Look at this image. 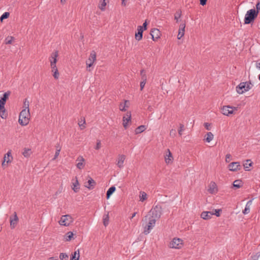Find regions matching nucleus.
Wrapping results in <instances>:
<instances>
[{
	"mask_svg": "<svg viewBox=\"0 0 260 260\" xmlns=\"http://www.w3.org/2000/svg\"><path fill=\"white\" fill-rule=\"evenodd\" d=\"M140 75L141 76L142 81L146 82V81H147V76H146V72H145V71L144 69L141 70V71H140Z\"/></svg>",
	"mask_w": 260,
	"mask_h": 260,
	"instance_id": "obj_34",
	"label": "nucleus"
},
{
	"mask_svg": "<svg viewBox=\"0 0 260 260\" xmlns=\"http://www.w3.org/2000/svg\"><path fill=\"white\" fill-rule=\"evenodd\" d=\"M252 162L250 160L247 159L246 160V163L244 164V167L245 169H247L249 168V167L251 166Z\"/></svg>",
	"mask_w": 260,
	"mask_h": 260,
	"instance_id": "obj_44",
	"label": "nucleus"
},
{
	"mask_svg": "<svg viewBox=\"0 0 260 260\" xmlns=\"http://www.w3.org/2000/svg\"><path fill=\"white\" fill-rule=\"evenodd\" d=\"M165 160L167 164H171L173 162V157L169 149H167L165 155Z\"/></svg>",
	"mask_w": 260,
	"mask_h": 260,
	"instance_id": "obj_10",
	"label": "nucleus"
},
{
	"mask_svg": "<svg viewBox=\"0 0 260 260\" xmlns=\"http://www.w3.org/2000/svg\"><path fill=\"white\" fill-rule=\"evenodd\" d=\"M221 209H215L214 212H213L214 215H215L217 217L220 216V213L221 212Z\"/></svg>",
	"mask_w": 260,
	"mask_h": 260,
	"instance_id": "obj_51",
	"label": "nucleus"
},
{
	"mask_svg": "<svg viewBox=\"0 0 260 260\" xmlns=\"http://www.w3.org/2000/svg\"><path fill=\"white\" fill-rule=\"evenodd\" d=\"M80 257L79 249L76 250L72 254L71 260H79Z\"/></svg>",
	"mask_w": 260,
	"mask_h": 260,
	"instance_id": "obj_27",
	"label": "nucleus"
},
{
	"mask_svg": "<svg viewBox=\"0 0 260 260\" xmlns=\"http://www.w3.org/2000/svg\"><path fill=\"white\" fill-rule=\"evenodd\" d=\"M181 16V11L180 10L177 11L175 14L174 19L176 20V22H178V19Z\"/></svg>",
	"mask_w": 260,
	"mask_h": 260,
	"instance_id": "obj_39",
	"label": "nucleus"
},
{
	"mask_svg": "<svg viewBox=\"0 0 260 260\" xmlns=\"http://www.w3.org/2000/svg\"><path fill=\"white\" fill-rule=\"evenodd\" d=\"M147 21H145V22L143 23V26H141L142 27H143V30H146L147 29Z\"/></svg>",
	"mask_w": 260,
	"mask_h": 260,
	"instance_id": "obj_58",
	"label": "nucleus"
},
{
	"mask_svg": "<svg viewBox=\"0 0 260 260\" xmlns=\"http://www.w3.org/2000/svg\"><path fill=\"white\" fill-rule=\"evenodd\" d=\"M86 123L85 118H83V119H81V120L78 122V124L80 127L81 129H83L85 128V124Z\"/></svg>",
	"mask_w": 260,
	"mask_h": 260,
	"instance_id": "obj_36",
	"label": "nucleus"
},
{
	"mask_svg": "<svg viewBox=\"0 0 260 260\" xmlns=\"http://www.w3.org/2000/svg\"><path fill=\"white\" fill-rule=\"evenodd\" d=\"M10 13L9 12H5L0 17L1 21H3V20L5 19H7L9 17Z\"/></svg>",
	"mask_w": 260,
	"mask_h": 260,
	"instance_id": "obj_41",
	"label": "nucleus"
},
{
	"mask_svg": "<svg viewBox=\"0 0 260 260\" xmlns=\"http://www.w3.org/2000/svg\"><path fill=\"white\" fill-rule=\"evenodd\" d=\"M149 213V215L145 216L146 219L149 215L150 217L153 218V219H155V220H156L160 218L161 215V209L158 207L157 206H155L153 209L150 211Z\"/></svg>",
	"mask_w": 260,
	"mask_h": 260,
	"instance_id": "obj_4",
	"label": "nucleus"
},
{
	"mask_svg": "<svg viewBox=\"0 0 260 260\" xmlns=\"http://www.w3.org/2000/svg\"><path fill=\"white\" fill-rule=\"evenodd\" d=\"M129 106V102L128 100H124V103H120L119 104V110L121 111H126V108Z\"/></svg>",
	"mask_w": 260,
	"mask_h": 260,
	"instance_id": "obj_22",
	"label": "nucleus"
},
{
	"mask_svg": "<svg viewBox=\"0 0 260 260\" xmlns=\"http://www.w3.org/2000/svg\"><path fill=\"white\" fill-rule=\"evenodd\" d=\"M109 214H107L103 217V224L106 226L109 224Z\"/></svg>",
	"mask_w": 260,
	"mask_h": 260,
	"instance_id": "obj_35",
	"label": "nucleus"
},
{
	"mask_svg": "<svg viewBox=\"0 0 260 260\" xmlns=\"http://www.w3.org/2000/svg\"><path fill=\"white\" fill-rule=\"evenodd\" d=\"M246 82V90L248 91L249 89H250L251 88V87H252V84H251L250 81Z\"/></svg>",
	"mask_w": 260,
	"mask_h": 260,
	"instance_id": "obj_50",
	"label": "nucleus"
},
{
	"mask_svg": "<svg viewBox=\"0 0 260 260\" xmlns=\"http://www.w3.org/2000/svg\"><path fill=\"white\" fill-rule=\"evenodd\" d=\"M242 186V181L240 180H236L233 182V186L236 188H239Z\"/></svg>",
	"mask_w": 260,
	"mask_h": 260,
	"instance_id": "obj_32",
	"label": "nucleus"
},
{
	"mask_svg": "<svg viewBox=\"0 0 260 260\" xmlns=\"http://www.w3.org/2000/svg\"><path fill=\"white\" fill-rule=\"evenodd\" d=\"M204 126L206 129L210 130V123L208 122L204 123Z\"/></svg>",
	"mask_w": 260,
	"mask_h": 260,
	"instance_id": "obj_55",
	"label": "nucleus"
},
{
	"mask_svg": "<svg viewBox=\"0 0 260 260\" xmlns=\"http://www.w3.org/2000/svg\"><path fill=\"white\" fill-rule=\"evenodd\" d=\"M14 38L11 36H8L5 39V43L6 44H11Z\"/></svg>",
	"mask_w": 260,
	"mask_h": 260,
	"instance_id": "obj_42",
	"label": "nucleus"
},
{
	"mask_svg": "<svg viewBox=\"0 0 260 260\" xmlns=\"http://www.w3.org/2000/svg\"><path fill=\"white\" fill-rule=\"evenodd\" d=\"M208 191L211 194H215L217 193L218 189L217 185L214 182H211L210 183Z\"/></svg>",
	"mask_w": 260,
	"mask_h": 260,
	"instance_id": "obj_17",
	"label": "nucleus"
},
{
	"mask_svg": "<svg viewBox=\"0 0 260 260\" xmlns=\"http://www.w3.org/2000/svg\"><path fill=\"white\" fill-rule=\"evenodd\" d=\"M60 150H61L60 147H58V149H57V150H56L55 154L54 155V158H53V160H55L56 159V158L58 157V156L59 154Z\"/></svg>",
	"mask_w": 260,
	"mask_h": 260,
	"instance_id": "obj_48",
	"label": "nucleus"
},
{
	"mask_svg": "<svg viewBox=\"0 0 260 260\" xmlns=\"http://www.w3.org/2000/svg\"><path fill=\"white\" fill-rule=\"evenodd\" d=\"M131 120V112H127L125 115L123 117V125L126 129L127 126V123Z\"/></svg>",
	"mask_w": 260,
	"mask_h": 260,
	"instance_id": "obj_15",
	"label": "nucleus"
},
{
	"mask_svg": "<svg viewBox=\"0 0 260 260\" xmlns=\"http://www.w3.org/2000/svg\"><path fill=\"white\" fill-rule=\"evenodd\" d=\"M257 16V12L255 11L254 9H250L248 10L245 16L244 23L250 24L253 22L254 19Z\"/></svg>",
	"mask_w": 260,
	"mask_h": 260,
	"instance_id": "obj_3",
	"label": "nucleus"
},
{
	"mask_svg": "<svg viewBox=\"0 0 260 260\" xmlns=\"http://www.w3.org/2000/svg\"><path fill=\"white\" fill-rule=\"evenodd\" d=\"M184 130V125L182 123H180L179 124V129H178V134L180 136H181L182 135V132Z\"/></svg>",
	"mask_w": 260,
	"mask_h": 260,
	"instance_id": "obj_43",
	"label": "nucleus"
},
{
	"mask_svg": "<svg viewBox=\"0 0 260 260\" xmlns=\"http://www.w3.org/2000/svg\"><path fill=\"white\" fill-rule=\"evenodd\" d=\"M49 260H58V258L57 257H51L49 258Z\"/></svg>",
	"mask_w": 260,
	"mask_h": 260,
	"instance_id": "obj_63",
	"label": "nucleus"
},
{
	"mask_svg": "<svg viewBox=\"0 0 260 260\" xmlns=\"http://www.w3.org/2000/svg\"><path fill=\"white\" fill-rule=\"evenodd\" d=\"M87 184H85V186L88 188L89 189H92L94 188V186L95 185V181L92 179L91 178H90L88 181H87Z\"/></svg>",
	"mask_w": 260,
	"mask_h": 260,
	"instance_id": "obj_24",
	"label": "nucleus"
},
{
	"mask_svg": "<svg viewBox=\"0 0 260 260\" xmlns=\"http://www.w3.org/2000/svg\"><path fill=\"white\" fill-rule=\"evenodd\" d=\"M77 160L80 161L77 164L76 166L79 169H82L84 167V164L83 162L84 161V159L82 156L79 157Z\"/></svg>",
	"mask_w": 260,
	"mask_h": 260,
	"instance_id": "obj_26",
	"label": "nucleus"
},
{
	"mask_svg": "<svg viewBox=\"0 0 260 260\" xmlns=\"http://www.w3.org/2000/svg\"><path fill=\"white\" fill-rule=\"evenodd\" d=\"M146 82L145 81H141L140 82V89L141 90H142L144 88V87L145 86V85L146 84Z\"/></svg>",
	"mask_w": 260,
	"mask_h": 260,
	"instance_id": "obj_56",
	"label": "nucleus"
},
{
	"mask_svg": "<svg viewBox=\"0 0 260 260\" xmlns=\"http://www.w3.org/2000/svg\"><path fill=\"white\" fill-rule=\"evenodd\" d=\"M251 203H252V200H250V201H249L247 203V204H246V206L249 205V206H250L251 205Z\"/></svg>",
	"mask_w": 260,
	"mask_h": 260,
	"instance_id": "obj_64",
	"label": "nucleus"
},
{
	"mask_svg": "<svg viewBox=\"0 0 260 260\" xmlns=\"http://www.w3.org/2000/svg\"><path fill=\"white\" fill-rule=\"evenodd\" d=\"M150 35L152 36V40L153 41H156L160 38L161 34L159 29L156 28H153L151 30Z\"/></svg>",
	"mask_w": 260,
	"mask_h": 260,
	"instance_id": "obj_12",
	"label": "nucleus"
},
{
	"mask_svg": "<svg viewBox=\"0 0 260 260\" xmlns=\"http://www.w3.org/2000/svg\"><path fill=\"white\" fill-rule=\"evenodd\" d=\"M10 93L11 92L9 91L6 92L3 94V98L0 99V113H2L0 116L3 119H6L7 117V114L6 112L5 105L7 100L8 99Z\"/></svg>",
	"mask_w": 260,
	"mask_h": 260,
	"instance_id": "obj_1",
	"label": "nucleus"
},
{
	"mask_svg": "<svg viewBox=\"0 0 260 260\" xmlns=\"http://www.w3.org/2000/svg\"><path fill=\"white\" fill-rule=\"evenodd\" d=\"M122 1V2H121V5L123 6H125L126 5L125 2V0H121Z\"/></svg>",
	"mask_w": 260,
	"mask_h": 260,
	"instance_id": "obj_62",
	"label": "nucleus"
},
{
	"mask_svg": "<svg viewBox=\"0 0 260 260\" xmlns=\"http://www.w3.org/2000/svg\"><path fill=\"white\" fill-rule=\"evenodd\" d=\"M30 119V113L29 109L28 110L23 109L20 113L19 117V123L22 126L26 125L29 121Z\"/></svg>",
	"mask_w": 260,
	"mask_h": 260,
	"instance_id": "obj_2",
	"label": "nucleus"
},
{
	"mask_svg": "<svg viewBox=\"0 0 260 260\" xmlns=\"http://www.w3.org/2000/svg\"><path fill=\"white\" fill-rule=\"evenodd\" d=\"M206 136V137L205 139V140L208 143L210 142L214 138V135L211 132L207 133Z\"/></svg>",
	"mask_w": 260,
	"mask_h": 260,
	"instance_id": "obj_29",
	"label": "nucleus"
},
{
	"mask_svg": "<svg viewBox=\"0 0 260 260\" xmlns=\"http://www.w3.org/2000/svg\"><path fill=\"white\" fill-rule=\"evenodd\" d=\"M53 73V76L55 79H58L59 76V73L58 72V70L56 71H54V72H52Z\"/></svg>",
	"mask_w": 260,
	"mask_h": 260,
	"instance_id": "obj_47",
	"label": "nucleus"
},
{
	"mask_svg": "<svg viewBox=\"0 0 260 260\" xmlns=\"http://www.w3.org/2000/svg\"><path fill=\"white\" fill-rule=\"evenodd\" d=\"M31 153V149L28 148H24L22 152L23 155L25 157H28Z\"/></svg>",
	"mask_w": 260,
	"mask_h": 260,
	"instance_id": "obj_33",
	"label": "nucleus"
},
{
	"mask_svg": "<svg viewBox=\"0 0 260 260\" xmlns=\"http://www.w3.org/2000/svg\"><path fill=\"white\" fill-rule=\"evenodd\" d=\"M51 68L52 69V72H54V71L57 70V68L56 64H50Z\"/></svg>",
	"mask_w": 260,
	"mask_h": 260,
	"instance_id": "obj_54",
	"label": "nucleus"
},
{
	"mask_svg": "<svg viewBox=\"0 0 260 260\" xmlns=\"http://www.w3.org/2000/svg\"><path fill=\"white\" fill-rule=\"evenodd\" d=\"M140 201L141 202H144L147 199V194L144 191H140Z\"/></svg>",
	"mask_w": 260,
	"mask_h": 260,
	"instance_id": "obj_30",
	"label": "nucleus"
},
{
	"mask_svg": "<svg viewBox=\"0 0 260 260\" xmlns=\"http://www.w3.org/2000/svg\"><path fill=\"white\" fill-rule=\"evenodd\" d=\"M238 109L237 107L230 106H224L221 108V113L226 116H229L230 114L234 113V110L237 111Z\"/></svg>",
	"mask_w": 260,
	"mask_h": 260,
	"instance_id": "obj_7",
	"label": "nucleus"
},
{
	"mask_svg": "<svg viewBox=\"0 0 260 260\" xmlns=\"http://www.w3.org/2000/svg\"><path fill=\"white\" fill-rule=\"evenodd\" d=\"M125 159V156L123 154L119 155L118 157V161L117 163V165L119 168H121L123 167V164Z\"/></svg>",
	"mask_w": 260,
	"mask_h": 260,
	"instance_id": "obj_21",
	"label": "nucleus"
},
{
	"mask_svg": "<svg viewBox=\"0 0 260 260\" xmlns=\"http://www.w3.org/2000/svg\"><path fill=\"white\" fill-rule=\"evenodd\" d=\"M213 215H214V213L213 212L203 211L202 212V213L201 214V217L203 219L208 220L211 218V217Z\"/></svg>",
	"mask_w": 260,
	"mask_h": 260,
	"instance_id": "obj_19",
	"label": "nucleus"
},
{
	"mask_svg": "<svg viewBox=\"0 0 260 260\" xmlns=\"http://www.w3.org/2000/svg\"><path fill=\"white\" fill-rule=\"evenodd\" d=\"M57 56V51H56L51 54V57H50V64H56Z\"/></svg>",
	"mask_w": 260,
	"mask_h": 260,
	"instance_id": "obj_23",
	"label": "nucleus"
},
{
	"mask_svg": "<svg viewBox=\"0 0 260 260\" xmlns=\"http://www.w3.org/2000/svg\"><path fill=\"white\" fill-rule=\"evenodd\" d=\"M96 60V53L94 51H92L90 53V56L88 60L86 61L87 70L90 71V69H88V68L91 67L94 61Z\"/></svg>",
	"mask_w": 260,
	"mask_h": 260,
	"instance_id": "obj_9",
	"label": "nucleus"
},
{
	"mask_svg": "<svg viewBox=\"0 0 260 260\" xmlns=\"http://www.w3.org/2000/svg\"><path fill=\"white\" fill-rule=\"evenodd\" d=\"M231 157V154H227L226 155V156H225V159H226V161H228V159H229L230 158V157Z\"/></svg>",
	"mask_w": 260,
	"mask_h": 260,
	"instance_id": "obj_59",
	"label": "nucleus"
},
{
	"mask_svg": "<svg viewBox=\"0 0 260 260\" xmlns=\"http://www.w3.org/2000/svg\"><path fill=\"white\" fill-rule=\"evenodd\" d=\"M148 219L149 222L148 224L145 226L143 232L145 235H147L150 233V231L154 226L156 221L155 220V219L150 217L148 218Z\"/></svg>",
	"mask_w": 260,
	"mask_h": 260,
	"instance_id": "obj_8",
	"label": "nucleus"
},
{
	"mask_svg": "<svg viewBox=\"0 0 260 260\" xmlns=\"http://www.w3.org/2000/svg\"><path fill=\"white\" fill-rule=\"evenodd\" d=\"M101 141L100 140H98L95 149L96 150H98L101 148Z\"/></svg>",
	"mask_w": 260,
	"mask_h": 260,
	"instance_id": "obj_52",
	"label": "nucleus"
},
{
	"mask_svg": "<svg viewBox=\"0 0 260 260\" xmlns=\"http://www.w3.org/2000/svg\"><path fill=\"white\" fill-rule=\"evenodd\" d=\"M73 187H72V189L74 190V191L75 192H78L80 187H79V183L78 178L77 177H75V181L73 182Z\"/></svg>",
	"mask_w": 260,
	"mask_h": 260,
	"instance_id": "obj_25",
	"label": "nucleus"
},
{
	"mask_svg": "<svg viewBox=\"0 0 260 260\" xmlns=\"http://www.w3.org/2000/svg\"><path fill=\"white\" fill-rule=\"evenodd\" d=\"M137 32L135 34V39L137 41H140L142 39L143 29L141 26H138L137 29Z\"/></svg>",
	"mask_w": 260,
	"mask_h": 260,
	"instance_id": "obj_18",
	"label": "nucleus"
},
{
	"mask_svg": "<svg viewBox=\"0 0 260 260\" xmlns=\"http://www.w3.org/2000/svg\"><path fill=\"white\" fill-rule=\"evenodd\" d=\"M183 240L180 238H174L169 244L171 248L180 249L183 246Z\"/></svg>",
	"mask_w": 260,
	"mask_h": 260,
	"instance_id": "obj_5",
	"label": "nucleus"
},
{
	"mask_svg": "<svg viewBox=\"0 0 260 260\" xmlns=\"http://www.w3.org/2000/svg\"><path fill=\"white\" fill-rule=\"evenodd\" d=\"M228 168L230 171L235 172L240 170L241 166L239 162H233L229 165Z\"/></svg>",
	"mask_w": 260,
	"mask_h": 260,
	"instance_id": "obj_13",
	"label": "nucleus"
},
{
	"mask_svg": "<svg viewBox=\"0 0 260 260\" xmlns=\"http://www.w3.org/2000/svg\"><path fill=\"white\" fill-rule=\"evenodd\" d=\"M74 234L72 232H69L66 234V241H69L71 240Z\"/></svg>",
	"mask_w": 260,
	"mask_h": 260,
	"instance_id": "obj_37",
	"label": "nucleus"
},
{
	"mask_svg": "<svg viewBox=\"0 0 260 260\" xmlns=\"http://www.w3.org/2000/svg\"><path fill=\"white\" fill-rule=\"evenodd\" d=\"M3 161L2 162V165L4 167L7 164L11 162L13 159V156L11 154V151L9 150L4 156L3 158Z\"/></svg>",
	"mask_w": 260,
	"mask_h": 260,
	"instance_id": "obj_11",
	"label": "nucleus"
},
{
	"mask_svg": "<svg viewBox=\"0 0 260 260\" xmlns=\"http://www.w3.org/2000/svg\"><path fill=\"white\" fill-rule=\"evenodd\" d=\"M59 258L60 260H68L69 256L66 253H60L59 254Z\"/></svg>",
	"mask_w": 260,
	"mask_h": 260,
	"instance_id": "obj_38",
	"label": "nucleus"
},
{
	"mask_svg": "<svg viewBox=\"0 0 260 260\" xmlns=\"http://www.w3.org/2000/svg\"><path fill=\"white\" fill-rule=\"evenodd\" d=\"M137 213V212H134V213H133L132 215V216L130 218V219H132V218H133L136 216Z\"/></svg>",
	"mask_w": 260,
	"mask_h": 260,
	"instance_id": "obj_61",
	"label": "nucleus"
},
{
	"mask_svg": "<svg viewBox=\"0 0 260 260\" xmlns=\"http://www.w3.org/2000/svg\"><path fill=\"white\" fill-rule=\"evenodd\" d=\"M116 188L115 186H111L109 188L108 190L107 193H106V197L107 199H108L112 195V194L115 191Z\"/></svg>",
	"mask_w": 260,
	"mask_h": 260,
	"instance_id": "obj_28",
	"label": "nucleus"
},
{
	"mask_svg": "<svg viewBox=\"0 0 260 260\" xmlns=\"http://www.w3.org/2000/svg\"><path fill=\"white\" fill-rule=\"evenodd\" d=\"M18 221V218L17 217V214L16 212H14V218L12 219L11 217H10V225L11 229H14L16 226L17 222Z\"/></svg>",
	"mask_w": 260,
	"mask_h": 260,
	"instance_id": "obj_20",
	"label": "nucleus"
},
{
	"mask_svg": "<svg viewBox=\"0 0 260 260\" xmlns=\"http://www.w3.org/2000/svg\"><path fill=\"white\" fill-rule=\"evenodd\" d=\"M256 67L257 68L260 69V62L257 61L256 62Z\"/></svg>",
	"mask_w": 260,
	"mask_h": 260,
	"instance_id": "obj_60",
	"label": "nucleus"
},
{
	"mask_svg": "<svg viewBox=\"0 0 260 260\" xmlns=\"http://www.w3.org/2000/svg\"><path fill=\"white\" fill-rule=\"evenodd\" d=\"M29 103L27 99H25L24 101V109L28 110L29 109Z\"/></svg>",
	"mask_w": 260,
	"mask_h": 260,
	"instance_id": "obj_45",
	"label": "nucleus"
},
{
	"mask_svg": "<svg viewBox=\"0 0 260 260\" xmlns=\"http://www.w3.org/2000/svg\"><path fill=\"white\" fill-rule=\"evenodd\" d=\"M249 212H250L249 205L246 206L244 210H243V213L244 214H247L249 213Z\"/></svg>",
	"mask_w": 260,
	"mask_h": 260,
	"instance_id": "obj_46",
	"label": "nucleus"
},
{
	"mask_svg": "<svg viewBox=\"0 0 260 260\" xmlns=\"http://www.w3.org/2000/svg\"><path fill=\"white\" fill-rule=\"evenodd\" d=\"M207 0H200V4L202 6H204L206 4Z\"/></svg>",
	"mask_w": 260,
	"mask_h": 260,
	"instance_id": "obj_57",
	"label": "nucleus"
},
{
	"mask_svg": "<svg viewBox=\"0 0 260 260\" xmlns=\"http://www.w3.org/2000/svg\"><path fill=\"white\" fill-rule=\"evenodd\" d=\"M106 0H103L102 2H101V4H100L99 8L102 10L104 11L105 9V7L107 5L106 2Z\"/></svg>",
	"mask_w": 260,
	"mask_h": 260,
	"instance_id": "obj_40",
	"label": "nucleus"
},
{
	"mask_svg": "<svg viewBox=\"0 0 260 260\" xmlns=\"http://www.w3.org/2000/svg\"><path fill=\"white\" fill-rule=\"evenodd\" d=\"M260 10V3L258 2L256 5V10L255 9V12H257V14L259 13Z\"/></svg>",
	"mask_w": 260,
	"mask_h": 260,
	"instance_id": "obj_53",
	"label": "nucleus"
},
{
	"mask_svg": "<svg viewBox=\"0 0 260 260\" xmlns=\"http://www.w3.org/2000/svg\"><path fill=\"white\" fill-rule=\"evenodd\" d=\"M185 23L183 22L180 24L178 30V34L177 36L178 39H180L184 35L185 32Z\"/></svg>",
	"mask_w": 260,
	"mask_h": 260,
	"instance_id": "obj_16",
	"label": "nucleus"
},
{
	"mask_svg": "<svg viewBox=\"0 0 260 260\" xmlns=\"http://www.w3.org/2000/svg\"><path fill=\"white\" fill-rule=\"evenodd\" d=\"M170 136L174 138L176 136V131L175 129H172L170 132Z\"/></svg>",
	"mask_w": 260,
	"mask_h": 260,
	"instance_id": "obj_49",
	"label": "nucleus"
},
{
	"mask_svg": "<svg viewBox=\"0 0 260 260\" xmlns=\"http://www.w3.org/2000/svg\"><path fill=\"white\" fill-rule=\"evenodd\" d=\"M246 82H241L236 87V91L239 94H242L247 90H246Z\"/></svg>",
	"mask_w": 260,
	"mask_h": 260,
	"instance_id": "obj_14",
	"label": "nucleus"
},
{
	"mask_svg": "<svg viewBox=\"0 0 260 260\" xmlns=\"http://www.w3.org/2000/svg\"><path fill=\"white\" fill-rule=\"evenodd\" d=\"M73 221V219L70 215H62L59 223L61 225L69 226Z\"/></svg>",
	"mask_w": 260,
	"mask_h": 260,
	"instance_id": "obj_6",
	"label": "nucleus"
},
{
	"mask_svg": "<svg viewBox=\"0 0 260 260\" xmlns=\"http://www.w3.org/2000/svg\"><path fill=\"white\" fill-rule=\"evenodd\" d=\"M146 129L145 126L142 125L138 127H137L135 129V133L136 134H140L143 132H144Z\"/></svg>",
	"mask_w": 260,
	"mask_h": 260,
	"instance_id": "obj_31",
	"label": "nucleus"
}]
</instances>
